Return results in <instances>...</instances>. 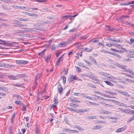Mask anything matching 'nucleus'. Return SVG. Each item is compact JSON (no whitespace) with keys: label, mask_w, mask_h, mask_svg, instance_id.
Instances as JSON below:
<instances>
[{"label":"nucleus","mask_w":134,"mask_h":134,"mask_svg":"<svg viewBox=\"0 0 134 134\" xmlns=\"http://www.w3.org/2000/svg\"><path fill=\"white\" fill-rule=\"evenodd\" d=\"M111 112L107 111L104 110L103 114H111Z\"/></svg>","instance_id":"36"},{"label":"nucleus","mask_w":134,"mask_h":134,"mask_svg":"<svg viewBox=\"0 0 134 134\" xmlns=\"http://www.w3.org/2000/svg\"><path fill=\"white\" fill-rule=\"evenodd\" d=\"M125 80L130 82L134 83V80H132L131 79L127 78Z\"/></svg>","instance_id":"32"},{"label":"nucleus","mask_w":134,"mask_h":134,"mask_svg":"<svg viewBox=\"0 0 134 134\" xmlns=\"http://www.w3.org/2000/svg\"><path fill=\"white\" fill-rule=\"evenodd\" d=\"M107 39L108 40L111 41H113V42H122V41L120 42V40H114L112 38L110 37H108Z\"/></svg>","instance_id":"9"},{"label":"nucleus","mask_w":134,"mask_h":134,"mask_svg":"<svg viewBox=\"0 0 134 134\" xmlns=\"http://www.w3.org/2000/svg\"><path fill=\"white\" fill-rule=\"evenodd\" d=\"M89 119H96V116H88Z\"/></svg>","instance_id":"53"},{"label":"nucleus","mask_w":134,"mask_h":134,"mask_svg":"<svg viewBox=\"0 0 134 134\" xmlns=\"http://www.w3.org/2000/svg\"><path fill=\"white\" fill-rule=\"evenodd\" d=\"M113 46H115L117 47H118V48H120V46L119 44H113Z\"/></svg>","instance_id":"39"},{"label":"nucleus","mask_w":134,"mask_h":134,"mask_svg":"<svg viewBox=\"0 0 134 134\" xmlns=\"http://www.w3.org/2000/svg\"><path fill=\"white\" fill-rule=\"evenodd\" d=\"M134 111V110L130 109L129 114L130 115H131L132 114H133Z\"/></svg>","instance_id":"52"},{"label":"nucleus","mask_w":134,"mask_h":134,"mask_svg":"<svg viewBox=\"0 0 134 134\" xmlns=\"http://www.w3.org/2000/svg\"><path fill=\"white\" fill-rule=\"evenodd\" d=\"M107 28H108V29L109 30L111 31H112L113 29V28H112L111 27H110V26H109L107 25L106 26Z\"/></svg>","instance_id":"62"},{"label":"nucleus","mask_w":134,"mask_h":134,"mask_svg":"<svg viewBox=\"0 0 134 134\" xmlns=\"http://www.w3.org/2000/svg\"><path fill=\"white\" fill-rule=\"evenodd\" d=\"M35 1L39 2H46V0H36Z\"/></svg>","instance_id":"54"},{"label":"nucleus","mask_w":134,"mask_h":134,"mask_svg":"<svg viewBox=\"0 0 134 134\" xmlns=\"http://www.w3.org/2000/svg\"><path fill=\"white\" fill-rule=\"evenodd\" d=\"M90 104V105H98L99 104H98L96 103H94L93 102H89Z\"/></svg>","instance_id":"47"},{"label":"nucleus","mask_w":134,"mask_h":134,"mask_svg":"<svg viewBox=\"0 0 134 134\" xmlns=\"http://www.w3.org/2000/svg\"><path fill=\"white\" fill-rule=\"evenodd\" d=\"M73 45H75L77 48H78L81 46V44L80 43L78 42L74 44Z\"/></svg>","instance_id":"20"},{"label":"nucleus","mask_w":134,"mask_h":134,"mask_svg":"<svg viewBox=\"0 0 134 134\" xmlns=\"http://www.w3.org/2000/svg\"><path fill=\"white\" fill-rule=\"evenodd\" d=\"M26 30H23V33L24 32H27L28 31H32V30L29 29L28 28H26Z\"/></svg>","instance_id":"24"},{"label":"nucleus","mask_w":134,"mask_h":134,"mask_svg":"<svg viewBox=\"0 0 134 134\" xmlns=\"http://www.w3.org/2000/svg\"><path fill=\"white\" fill-rule=\"evenodd\" d=\"M31 15V16H33L35 17H36L38 16V15L37 14L32 13Z\"/></svg>","instance_id":"57"},{"label":"nucleus","mask_w":134,"mask_h":134,"mask_svg":"<svg viewBox=\"0 0 134 134\" xmlns=\"http://www.w3.org/2000/svg\"><path fill=\"white\" fill-rule=\"evenodd\" d=\"M100 127V125H98V126H96L93 127L92 129L94 130H97L98 129H99Z\"/></svg>","instance_id":"31"},{"label":"nucleus","mask_w":134,"mask_h":134,"mask_svg":"<svg viewBox=\"0 0 134 134\" xmlns=\"http://www.w3.org/2000/svg\"><path fill=\"white\" fill-rule=\"evenodd\" d=\"M94 92L96 94H97L101 96H103V94L100 93V92L98 91H94Z\"/></svg>","instance_id":"49"},{"label":"nucleus","mask_w":134,"mask_h":134,"mask_svg":"<svg viewBox=\"0 0 134 134\" xmlns=\"http://www.w3.org/2000/svg\"><path fill=\"white\" fill-rule=\"evenodd\" d=\"M38 23L39 24H51V22L49 21H47L46 22H45L43 21H38Z\"/></svg>","instance_id":"10"},{"label":"nucleus","mask_w":134,"mask_h":134,"mask_svg":"<svg viewBox=\"0 0 134 134\" xmlns=\"http://www.w3.org/2000/svg\"><path fill=\"white\" fill-rule=\"evenodd\" d=\"M127 126H124L121 128L118 129L115 131L116 132H119L125 130L126 129Z\"/></svg>","instance_id":"6"},{"label":"nucleus","mask_w":134,"mask_h":134,"mask_svg":"<svg viewBox=\"0 0 134 134\" xmlns=\"http://www.w3.org/2000/svg\"><path fill=\"white\" fill-rule=\"evenodd\" d=\"M19 19L21 21H28L29 20V19H22L20 18Z\"/></svg>","instance_id":"37"},{"label":"nucleus","mask_w":134,"mask_h":134,"mask_svg":"<svg viewBox=\"0 0 134 134\" xmlns=\"http://www.w3.org/2000/svg\"><path fill=\"white\" fill-rule=\"evenodd\" d=\"M115 65L116 66L119 68H121L122 69H124L126 67V66L125 65H122L118 63H116L115 64Z\"/></svg>","instance_id":"14"},{"label":"nucleus","mask_w":134,"mask_h":134,"mask_svg":"<svg viewBox=\"0 0 134 134\" xmlns=\"http://www.w3.org/2000/svg\"><path fill=\"white\" fill-rule=\"evenodd\" d=\"M92 49H90L87 48H84L83 51L86 52H90L92 50Z\"/></svg>","instance_id":"22"},{"label":"nucleus","mask_w":134,"mask_h":134,"mask_svg":"<svg viewBox=\"0 0 134 134\" xmlns=\"http://www.w3.org/2000/svg\"><path fill=\"white\" fill-rule=\"evenodd\" d=\"M97 123L100 124H104L105 123H106V122L104 121H98Z\"/></svg>","instance_id":"46"},{"label":"nucleus","mask_w":134,"mask_h":134,"mask_svg":"<svg viewBox=\"0 0 134 134\" xmlns=\"http://www.w3.org/2000/svg\"><path fill=\"white\" fill-rule=\"evenodd\" d=\"M130 109H125L124 110V112L125 113H129Z\"/></svg>","instance_id":"43"},{"label":"nucleus","mask_w":134,"mask_h":134,"mask_svg":"<svg viewBox=\"0 0 134 134\" xmlns=\"http://www.w3.org/2000/svg\"><path fill=\"white\" fill-rule=\"evenodd\" d=\"M134 119V116H132L127 121V123H129L130 122H131Z\"/></svg>","instance_id":"28"},{"label":"nucleus","mask_w":134,"mask_h":134,"mask_svg":"<svg viewBox=\"0 0 134 134\" xmlns=\"http://www.w3.org/2000/svg\"><path fill=\"white\" fill-rule=\"evenodd\" d=\"M100 103L101 104L103 105H104V106H108V107L109 106L110 107L111 106L109 104H107L103 102H100Z\"/></svg>","instance_id":"26"},{"label":"nucleus","mask_w":134,"mask_h":134,"mask_svg":"<svg viewBox=\"0 0 134 134\" xmlns=\"http://www.w3.org/2000/svg\"><path fill=\"white\" fill-rule=\"evenodd\" d=\"M77 35L75 34L74 36H72V37L71 38V39H72V40H73L77 36Z\"/></svg>","instance_id":"61"},{"label":"nucleus","mask_w":134,"mask_h":134,"mask_svg":"<svg viewBox=\"0 0 134 134\" xmlns=\"http://www.w3.org/2000/svg\"><path fill=\"white\" fill-rule=\"evenodd\" d=\"M111 75L110 74H108L106 73L105 75V77H106L107 78H111Z\"/></svg>","instance_id":"45"},{"label":"nucleus","mask_w":134,"mask_h":134,"mask_svg":"<svg viewBox=\"0 0 134 134\" xmlns=\"http://www.w3.org/2000/svg\"><path fill=\"white\" fill-rule=\"evenodd\" d=\"M23 31L21 30H17L15 31V33L17 34H19L18 36H20L24 37L25 36V35H27V34L24 35L23 34Z\"/></svg>","instance_id":"2"},{"label":"nucleus","mask_w":134,"mask_h":134,"mask_svg":"<svg viewBox=\"0 0 134 134\" xmlns=\"http://www.w3.org/2000/svg\"><path fill=\"white\" fill-rule=\"evenodd\" d=\"M18 8L21 9L22 10H28L27 8L21 6H18Z\"/></svg>","instance_id":"21"},{"label":"nucleus","mask_w":134,"mask_h":134,"mask_svg":"<svg viewBox=\"0 0 134 134\" xmlns=\"http://www.w3.org/2000/svg\"><path fill=\"white\" fill-rule=\"evenodd\" d=\"M76 127L78 130H80V131H83L84 130L83 129L81 128L79 126L76 127Z\"/></svg>","instance_id":"51"},{"label":"nucleus","mask_w":134,"mask_h":134,"mask_svg":"<svg viewBox=\"0 0 134 134\" xmlns=\"http://www.w3.org/2000/svg\"><path fill=\"white\" fill-rule=\"evenodd\" d=\"M7 76L9 78L12 80H15L18 79L15 76L10 75H8Z\"/></svg>","instance_id":"15"},{"label":"nucleus","mask_w":134,"mask_h":134,"mask_svg":"<svg viewBox=\"0 0 134 134\" xmlns=\"http://www.w3.org/2000/svg\"><path fill=\"white\" fill-rule=\"evenodd\" d=\"M66 77L65 76H64L63 77V82L64 84H65L66 83Z\"/></svg>","instance_id":"44"},{"label":"nucleus","mask_w":134,"mask_h":134,"mask_svg":"<svg viewBox=\"0 0 134 134\" xmlns=\"http://www.w3.org/2000/svg\"><path fill=\"white\" fill-rule=\"evenodd\" d=\"M111 54L113 55L116 56L119 59H121L122 58V57L121 56H120L119 55L117 54L115 52L114 53H111Z\"/></svg>","instance_id":"29"},{"label":"nucleus","mask_w":134,"mask_h":134,"mask_svg":"<svg viewBox=\"0 0 134 134\" xmlns=\"http://www.w3.org/2000/svg\"><path fill=\"white\" fill-rule=\"evenodd\" d=\"M89 59L91 60L92 62L95 65L97 64V63L96 59L93 58L92 56H90L89 57Z\"/></svg>","instance_id":"11"},{"label":"nucleus","mask_w":134,"mask_h":134,"mask_svg":"<svg viewBox=\"0 0 134 134\" xmlns=\"http://www.w3.org/2000/svg\"><path fill=\"white\" fill-rule=\"evenodd\" d=\"M51 55L49 54L47 55L46 57H45V59L46 62L47 63L49 62H51Z\"/></svg>","instance_id":"8"},{"label":"nucleus","mask_w":134,"mask_h":134,"mask_svg":"<svg viewBox=\"0 0 134 134\" xmlns=\"http://www.w3.org/2000/svg\"><path fill=\"white\" fill-rule=\"evenodd\" d=\"M121 94L127 97H130V95L128 94L127 93L124 92L122 91Z\"/></svg>","instance_id":"17"},{"label":"nucleus","mask_w":134,"mask_h":134,"mask_svg":"<svg viewBox=\"0 0 134 134\" xmlns=\"http://www.w3.org/2000/svg\"><path fill=\"white\" fill-rule=\"evenodd\" d=\"M98 41V40L97 38L92 39L90 40V42H91L95 43Z\"/></svg>","instance_id":"25"},{"label":"nucleus","mask_w":134,"mask_h":134,"mask_svg":"<svg viewBox=\"0 0 134 134\" xmlns=\"http://www.w3.org/2000/svg\"><path fill=\"white\" fill-rule=\"evenodd\" d=\"M98 74L99 75H101L102 76H104L105 77V75L106 74V73L105 72H99V71H98Z\"/></svg>","instance_id":"30"},{"label":"nucleus","mask_w":134,"mask_h":134,"mask_svg":"<svg viewBox=\"0 0 134 134\" xmlns=\"http://www.w3.org/2000/svg\"><path fill=\"white\" fill-rule=\"evenodd\" d=\"M80 110L81 113L84 112L85 111L87 112L89 111V110L88 109L85 110V109H80Z\"/></svg>","instance_id":"40"},{"label":"nucleus","mask_w":134,"mask_h":134,"mask_svg":"<svg viewBox=\"0 0 134 134\" xmlns=\"http://www.w3.org/2000/svg\"><path fill=\"white\" fill-rule=\"evenodd\" d=\"M13 26L15 27H19L22 29H24L26 28V27H27V26L26 25L18 24L16 25H14Z\"/></svg>","instance_id":"4"},{"label":"nucleus","mask_w":134,"mask_h":134,"mask_svg":"<svg viewBox=\"0 0 134 134\" xmlns=\"http://www.w3.org/2000/svg\"><path fill=\"white\" fill-rule=\"evenodd\" d=\"M83 97L85 98H87L89 99H91V100H92L93 98L92 97H91L86 96H83Z\"/></svg>","instance_id":"35"},{"label":"nucleus","mask_w":134,"mask_h":134,"mask_svg":"<svg viewBox=\"0 0 134 134\" xmlns=\"http://www.w3.org/2000/svg\"><path fill=\"white\" fill-rule=\"evenodd\" d=\"M46 51L45 49L42 52L38 53L39 55L41 57L44 54V51Z\"/></svg>","instance_id":"33"},{"label":"nucleus","mask_w":134,"mask_h":134,"mask_svg":"<svg viewBox=\"0 0 134 134\" xmlns=\"http://www.w3.org/2000/svg\"><path fill=\"white\" fill-rule=\"evenodd\" d=\"M52 107H53V109L54 108H55L57 107V106L55 104H53L51 106Z\"/></svg>","instance_id":"59"},{"label":"nucleus","mask_w":134,"mask_h":134,"mask_svg":"<svg viewBox=\"0 0 134 134\" xmlns=\"http://www.w3.org/2000/svg\"><path fill=\"white\" fill-rule=\"evenodd\" d=\"M74 80H76V78L75 76L72 75L70 76L68 78V81L69 82H72Z\"/></svg>","instance_id":"5"},{"label":"nucleus","mask_w":134,"mask_h":134,"mask_svg":"<svg viewBox=\"0 0 134 134\" xmlns=\"http://www.w3.org/2000/svg\"><path fill=\"white\" fill-rule=\"evenodd\" d=\"M0 90L7 91H8V89L6 87H3L0 86Z\"/></svg>","instance_id":"18"},{"label":"nucleus","mask_w":134,"mask_h":134,"mask_svg":"<svg viewBox=\"0 0 134 134\" xmlns=\"http://www.w3.org/2000/svg\"><path fill=\"white\" fill-rule=\"evenodd\" d=\"M70 100L71 101H74L75 99H74V97L72 96H71L70 97Z\"/></svg>","instance_id":"60"},{"label":"nucleus","mask_w":134,"mask_h":134,"mask_svg":"<svg viewBox=\"0 0 134 134\" xmlns=\"http://www.w3.org/2000/svg\"><path fill=\"white\" fill-rule=\"evenodd\" d=\"M35 132L37 134H40L39 131L37 129L35 130Z\"/></svg>","instance_id":"63"},{"label":"nucleus","mask_w":134,"mask_h":134,"mask_svg":"<svg viewBox=\"0 0 134 134\" xmlns=\"http://www.w3.org/2000/svg\"><path fill=\"white\" fill-rule=\"evenodd\" d=\"M86 76L94 81H96L97 80L96 77L95 76L92 72H90L87 74L86 75Z\"/></svg>","instance_id":"1"},{"label":"nucleus","mask_w":134,"mask_h":134,"mask_svg":"<svg viewBox=\"0 0 134 134\" xmlns=\"http://www.w3.org/2000/svg\"><path fill=\"white\" fill-rule=\"evenodd\" d=\"M129 52L130 53H129L130 55H133L134 54V52L131 51H129Z\"/></svg>","instance_id":"64"},{"label":"nucleus","mask_w":134,"mask_h":134,"mask_svg":"<svg viewBox=\"0 0 134 134\" xmlns=\"http://www.w3.org/2000/svg\"><path fill=\"white\" fill-rule=\"evenodd\" d=\"M63 55H62L58 59L56 63L57 65H59L60 64V62L62 61L63 59Z\"/></svg>","instance_id":"12"},{"label":"nucleus","mask_w":134,"mask_h":134,"mask_svg":"<svg viewBox=\"0 0 134 134\" xmlns=\"http://www.w3.org/2000/svg\"><path fill=\"white\" fill-rule=\"evenodd\" d=\"M120 5H129V4L128 3H121L120 4Z\"/></svg>","instance_id":"58"},{"label":"nucleus","mask_w":134,"mask_h":134,"mask_svg":"<svg viewBox=\"0 0 134 134\" xmlns=\"http://www.w3.org/2000/svg\"><path fill=\"white\" fill-rule=\"evenodd\" d=\"M105 93H106L110 94L111 95L113 94V92L110 91H105Z\"/></svg>","instance_id":"48"},{"label":"nucleus","mask_w":134,"mask_h":134,"mask_svg":"<svg viewBox=\"0 0 134 134\" xmlns=\"http://www.w3.org/2000/svg\"><path fill=\"white\" fill-rule=\"evenodd\" d=\"M14 103L17 105H21L23 104V103L21 101L18 100H16Z\"/></svg>","instance_id":"16"},{"label":"nucleus","mask_w":134,"mask_h":134,"mask_svg":"<svg viewBox=\"0 0 134 134\" xmlns=\"http://www.w3.org/2000/svg\"><path fill=\"white\" fill-rule=\"evenodd\" d=\"M57 87L59 93L60 95H62L63 92V88L62 87L61 84L59 83V85H58Z\"/></svg>","instance_id":"3"},{"label":"nucleus","mask_w":134,"mask_h":134,"mask_svg":"<svg viewBox=\"0 0 134 134\" xmlns=\"http://www.w3.org/2000/svg\"><path fill=\"white\" fill-rule=\"evenodd\" d=\"M132 61V60L130 59H127V58H125L124 59V62H130L131 61Z\"/></svg>","instance_id":"38"},{"label":"nucleus","mask_w":134,"mask_h":134,"mask_svg":"<svg viewBox=\"0 0 134 134\" xmlns=\"http://www.w3.org/2000/svg\"><path fill=\"white\" fill-rule=\"evenodd\" d=\"M7 42H8V41L5 42V41L1 40L0 41V44L4 45L8 44V43H7Z\"/></svg>","instance_id":"27"},{"label":"nucleus","mask_w":134,"mask_h":134,"mask_svg":"<svg viewBox=\"0 0 134 134\" xmlns=\"http://www.w3.org/2000/svg\"><path fill=\"white\" fill-rule=\"evenodd\" d=\"M63 131L65 132H67L68 131H70L71 132V130L69 129H63Z\"/></svg>","instance_id":"42"},{"label":"nucleus","mask_w":134,"mask_h":134,"mask_svg":"<svg viewBox=\"0 0 134 134\" xmlns=\"http://www.w3.org/2000/svg\"><path fill=\"white\" fill-rule=\"evenodd\" d=\"M100 52L101 53H109V52L107 51L104 49L101 50L100 51Z\"/></svg>","instance_id":"34"},{"label":"nucleus","mask_w":134,"mask_h":134,"mask_svg":"<svg viewBox=\"0 0 134 134\" xmlns=\"http://www.w3.org/2000/svg\"><path fill=\"white\" fill-rule=\"evenodd\" d=\"M104 96V97H108V98H114V97H110V96L109 95L106 94H103V96Z\"/></svg>","instance_id":"50"},{"label":"nucleus","mask_w":134,"mask_h":134,"mask_svg":"<svg viewBox=\"0 0 134 134\" xmlns=\"http://www.w3.org/2000/svg\"><path fill=\"white\" fill-rule=\"evenodd\" d=\"M17 63L19 64L25 65L27 64L28 63V61L20 60L18 61Z\"/></svg>","instance_id":"7"},{"label":"nucleus","mask_w":134,"mask_h":134,"mask_svg":"<svg viewBox=\"0 0 134 134\" xmlns=\"http://www.w3.org/2000/svg\"><path fill=\"white\" fill-rule=\"evenodd\" d=\"M67 44L66 42H63L60 43V44H58V47H63L65 46Z\"/></svg>","instance_id":"13"},{"label":"nucleus","mask_w":134,"mask_h":134,"mask_svg":"<svg viewBox=\"0 0 134 134\" xmlns=\"http://www.w3.org/2000/svg\"><path fill=\"white\" fill-rule=\"evenodd\" d=\"M104 82L106 83L107 85H109L110 86H113V84H112L111 83L108 81H105Z\"/></svg>","instance_id":"23"},{"label":"nucleus","mask_w":134,"mask_h":134,"mask_svg":"<svg viewBox=\"0 0 134 134\" xmlns=\"http://www.w3.org/2000/svg\"><path fill=\"white\" fill-rule=\"evenodd\" d=\"M16 97L19 100H21L22 99V97L20 96H16Z\"/></svg>","instance_id":"56"},{"label":"nucleus","mask_w":134,"mask_h":134,"mask_svg":"<svg viewBox=\"0 0 134 134\" xmlns=\"http://www.w3.org/2000/svg\"><path fill=\"white\" fill-rule=\"evenodd\" d=\"M5 3H10L11 2V1L10 0H2Z\"/></svg>","instance_id":"55"},{"label":"nucleus","mask_w":134,"mask_h":134,"mask_svg":"<svg viewBox=\"0 0 134 134\" xmlns=\"http://www.w3.org/2000/svg\"><path fill=\"white\" fill-rule=\"evenodd\" d=\"M63 17L66 18V19H68L71 20H73L72 18V16L70 15H65L63 16Z\"/></svg>","instance_id":"19"},{"label":"nucleus","mask_w":134,"mask_h":134,"mask_svg":"<svg viewBox=\"0 0 134 134\" xmlns=\"http://www.w3.org/2000/svg\"><path fill=\"white\" fill-rule=\"evenodd\" d=\"M23 108L22 109V110L24 111H25L26 110V106L25 105H24L23 104Z\"/></svg>","instance_id":"41"}]
</instances>
